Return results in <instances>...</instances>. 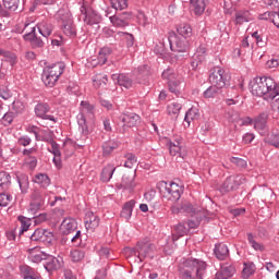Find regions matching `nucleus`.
<instances>
[{
  "instance_id": "obj_48",
  "label": "nucleus",
  "mask_w": 279,
  "mask_h": 279,
  "mask_svg": "<svg viewBox=\"0 0 279 279\" xmlns=\"http://www.w3.org/2000/svg\"><path fill=\"white\" fill-rule=\"evenodd\" d=\"M17 220L21 222V230H20V235H21L24 232H27V230H29V227L32 226V219L25 216H19Z\"/></svg>"
},
{
  "instance_id": "obj_63",
  "label": "nucleus",
  "mask_w": 279,
  "mask_h": 279,
  "mask_svg": "<svg viewBox=\"0 0 279 279\" xmlns=\"http://www.w3.org/2000/svg\"><path fill=\"white\" fill-rule=\"evenodd\" d=\"M230 160L233 165H236V167H240L241 169H245L247 167V161H245V159L232 157Z\"/></svg>"
},
{
  "instance_id": "obj_53",
  "label": "nucleus",
  "mask_w": 279,
  "mask_h": 279,
  "mask_svg": "<svg viewBox=\"0 0 279 279\" xmlns=\"http://www.w3.org/2000/svg\"><path fill=\"white\" fill-rule=\"evenodd\" d=\"M111 7L113 10L122 11L128 8V0H110Z\"/></svg>"
},
{
  "instance_id": "obj_2",
  "label": "nucleus",
  "mask_w": 279,
  "mask_h": 279,
  "mask_svg": "<svg viewBox=\"0 0 279 279\" xmlns=\"http://www.w3.org/2000/svg\"><path fill=\"white\" fill-rule=\"evenodd\" d=\"M250 86L252 95L264 97L266 101H269V98L279 85L269 76H257L251 81Z\"/></svg>"
},
{
  "instance_id": "obj_50",
  "label": "nucleus",
  "mask_w": 279,
  "mask_h": 279,
  "mask_svg": "<svg viewBox=\"0 0 279 279\" xmlns=\"http://www.w3.org/2000/svg\"><path fill=\"white\" fill-rule=\"evenodd\" d=\"M186 232H189V228H186L184 223H179L174 227L173 239L178 241V239H180V236H184Z\"/></svg>"
},
{
  "instance_id": "obj_46",
  "label": "nucleus",
  "mask_w": 279,
  "mask_h": 279,
  "mask_svg": "<svg viewBox=\"0 0 279 279\" xmlns=\"http://www.w3.org/2000/svg\"><path fill=\"white\" fill-rule=\"evenodd\" d=\"M162 80H166L168 84H171L173 82H178V75L173 71V69H167L161 74Z\"/></svg>"
},
{
  "instance_id": "obj_9",
  "label": "nucleus",
  "mask_w": 279,
  "mask_h": 279,
  "mask_svg": "<svg viewBox=\"0 0 279 279\" xmlns=\"http://www.w3.org/2000/svg\"><path fill=\"white\" fill-rule=\"evenodd\" d=\"M81 106L82 109L81 112L77 114V123L82 134L87 135L88 124H86V117H93V110H95V108L86 101H82Z\"/></svg>"
},
{
  "instance_id": "obj_3",
  "label": "nucleus",
  "mask_w": 279,
  "mask_h": 279,
  "mask_svg": "<svg viewBox=\"0 0 279 279\" xmlns=\"http://www.w3.org/2000/svg\"><path fill=\"white\" fill-rule=\"evenodd\" d=\"M64 69H66L64 62H57L51 65H47L43 70L41 82H44L45 86L48 88H53V86L58 84V80H60L62 73H64Z\"/></svg>"
},
{
  "instance_id": "obj_45",
  "label": "nucleus",
  "mask_w": 279,
  "mask_h": 279,
  "mask_svg": "<svg viewBox=\"0 0 279 279\" xmlns=\"http://www.w3.org/2000/svg\"><path fill=\"white\" fill-rule=\"evenodd\" d=\"M119 147V144L114 141L105 142L102 145V155L110 156L111 151H114Z\"/></svg>"
},
{
  "instance_id": "obj_54",
  "label": "nucleus",
  "mask_w": 279,
  "mask_h": 279,
  "mask_svg": "<svg viewBox=\"0 0 279 279\" xmlns=\"http://www.w3.org/2000/svg\"><path fill=\"white\" fill-rule=\"evenodd\" d=\"M124 157L126 158V161L124 162V167H126V169H132V167L138 162L136 155L132 153H128Z\"/></svg>"
},
{
  "instance_id": "obj_1",
  "label": "nucleus",
  "mask_w": 279,
  "mask_h": 279,
  "mask_svg": "<svg viewBox=\"0 0 279 279\" xmlns=\"http://www.w3.org/2000/svg\"><path fill=\"white\" fill-rule=\"evenodd\" d=\"M207 265L194 258H182L179 264V276L182 279H204Z\"/></svg>"
},
{
  "instance_id": "obj_34",
  "label": "nucleus",
  "mask_w": 279,
  "mask_h": 279,
  "mask_svg": "<svg viewBox=\"0 0 279 279\" xmlns=\"http://www.w3.org/2000/svg\"><path fill=\"white\" fill-rule=\"evenodd\" d=\"M114 171H117V167L112 163H108L101 171L100 180L101 182H108L112 180V175H114Z\"/></svg>"
},
{
  "instance_id": "obj_19",
  "label": "nucleus",
  "mask_w": 279,
  "mask_h": 279,
  "mask_svg": "<svg viewBox=\"0 0 279 279\" xmlns=\"http://www.w3.org/2000/svg\"><path fill=\"white\" fill-rule=\"evenodd\" d=\"M111 80L117 82L119 86H123L124 88L134 87V80L128 74H112Z\"/></svg>"
},
{
  "instance_id": "obj_52",
  "label": "nucleus",
  "mask_w": 279,
  "mask_h": 279,
  "mask_svg": "<svg viewBox=\"0 0 279 279\" xmlns=\"http://www.w3.org/2000/svg\"><path fill=\"white\" fill-rule=\"evenodd\" d=\"M14 119H16V116L12 111H8L3 114L1 123L4 128H8V125H12Z\"/></svg>"
},
{
  "instance_id": "obj_57",
  "label": "nucleus",
  "mask_w": 279,
  "mask_h": 279,
  "mask_svg": "<svg viewBox=\"0 0 279 279\" xmlns=\"http://www.w3.org/2000/svg\"><path fill=\"white\" fill-rule=\"evenodd\" d=\"M206 46L201 45L197 47L196 49V53H195V58H197L199 60V62H204L205 58H206Z\"/></svg>"
},
{
  "instance_id": "obj_56",
  "label": "nucleus",
  "mask_w": 279,
  "mask_h": 279,
  "mask_svg": "<svg viewBox=\"0 0 279 279\" xmlns=\"http://www.w3.org/2000/svg\"><path fill=\"white\" fill-rule=\"evenodd\" d=\"M11 202H12V195L5 192L0 193V206L2 208H5V206H9Z\"/></svg>"
},
{
  "instance_id": "obj_58",
  "label": "nucleus",
  "mask_w": 279,
  "mask_h": 279,
  "mask_svg": "<svg viewBox=\"0 0 279 279\" xmlns=\"http://www.w3.org/2000/svg\"><path fill=\"white\" fill-rule=\"evenodd\" d=\"M2 56L5 60V62H9L11 64V66H14V64H16V54L14 52L4 51V53Z\"/></svg>"
},
{
  "instance_id": "obj_20",
  "label": "nucleus",
  "mask_w": 279,
  "mask_h": 279,
  "mask_svg": "<svg viewBox=\"0 0 279 279\" xmlns=\"http://www.w3.org/2000/svg\"><path fill=\"white\" fill-rule=\"evenodd\" d=\"M85 228L92 232L99 228V218L93 211H87L85 215Z\"/></svg>"
},
{
  "instance_id": "obj_41",
  "label": "nucleus",
  "mask_w": 279,
  "mask_h": 279,
  "mask_svg": "<svg viewBox=\"0 0 279 279\" xmlns=\"http://www.w3.org/2000/svg\"><path fill=\"white\" fill-rule=\"evenodd\" d=\"M70 258L72 263H82V260L86 258V252L80 248H74L70 252Z\"/></svg>"
},
{
  "instance_id": "obj_47",
  "label": "nucleus",
  "mask_w": 279,
  "mask_h": 279,
  "mask_svg": "<svg viewBox=\"0 0 279 279\" xmlns=\"http://www.w3.org/2000/svg\"><path fill=\"white\" fill-rule=\"evenodd\" d=\"M269 101H271L270 106H271V109L274 110V112H279V85L275 89L271 97L269 98Z\"/></svg>"
},
{
  "instance_id": "obj_38",
  "label": "nucleus",
  "mask_w": 279,
  "mask_h": 279,
  "mask_svg": "<svg viewBox=\"0 0 279 279\" xmlns=\"http://www.w3.org/2000/svg\"><path fill=\"white\" fill-rule=\"evenodd\" d=\"M199 117V109L192 107L190 110H187L184 117V121L187 123V128L191 126V121H197Z\"/></svg>"
},
{
  "instance_id": "obj_22",
  "label": "nucleus",
  "mask_w": 279,
  "mask_h": 279,
  "mask_svg": "<svg viewBox=\"0 0 279 279\" xmlns=\"http://www.w3.org/2000/svg\"><path fill=\"white\" fill-rule=\"evenodd\" d=\"M252 21V13L247 10L235 11L233 23L234 25H243V23H250Z\"/></svg>"
},
{
  "instance_id": "obj_37",
  "label": "nucleus",
  "mask_w": 279,
  "mask_h": 279,
  "mask_svg": "<svg viewBox=\"0 0 279 279\" xmlns=\"http://www.w3.org/2000/svg\"><path fill=\"white\" fill-rule=\"evenodd\" d=\"M149 75H151V72L149 70V65L144 64L138 66V84H147V80H149Z\"/></svg>"
},
{
  "instance_id": "obj_43",
  "label": "nucleus",
  "mask_w": 279,
  "mask_h": 279,
  "mask_svg": "<svg viewBox=\"0 0 279 279\" xmlns=\"http://www.w3.org/2000/svg\"><path fill=\"white\" fill-rule=\"evenodd\" d=\"M178 34L182 36L183 39L191 38L193 36V28L189 24H181L178 28Z\"/></svg>"
},
{
  "instance_id": "obj_6",
  "label": "nucleus",
  "mask_w": 279,
  "mask_h": 279,
  "mask_svg": "<svg viewBox=\"0 0 279 279\" xmlns=\"http://www.w3.org/2000/svg\"><path fill=\"white\" fill-rule=\"evenodd\" d=\"M154 250L155 246L151 243L137 242L133 248H130V252L138 258L140 263H143L145 258H154Z\"/></svg>"
},
{
  "instance_id": "obj_55",
  "label": "nucleus",
  "mask_w": 279,
  "mask_h": 279,
  "mask_svg": "<svg viewBox=\"0 0 279 279\" xmlns=\"http://www.w3.org/2000/svg\"><path fill=\"white\" fill-rule=\"evenodd\" d=\"M122 186H124V189H134L136 186V182H134V177H123L122 178Z\"/></svg>"
},
{
  "instance_id": "obj_40",
  "label": "nucleus",
  "mask_w": 279,
  "mask_h": 279,
  "mask_svg": "<svg viewBox=\"0 0 279 279\" xmlns=\"http://www.w3.org/2000/svg\"><path fill=\"white\" fill-rule=\"evenodd\" d=\"M12 185V177L5 171H0V187L2 191H8Z\"/></svg>"
},
{
  "instance_id": "obj_39",
  "label": "nucleus",
  "mask_w": 279,
  "mask_h": 279,
  "mask_svg": "<svg viewBox=\"0 0 279 279\" xmlns=\"http://www.w3.org/2000/svg\"><path fill=\"white\" fill-rule=\"evenodd\" d=\"M191 8L193 12L196 15H202L204 14V10H206V2L204 0H190Z\"/></svg>"
},
{
  "instance_id": "obj_32",
  "label": "nucleus",
  "mask_w": 279,
  "mask_h": 279,
  "mask_svg": "<svg viewBox=\"0 0 279 279\" xmlns=\"http://www.w3.org/2000/svg\"><path fill=\"white\" fill-rule=\"evenodd\" d=\"M134 206H136V201L131 199V201L126 202L120 213V217H122V219H126V221H129V219H131V217H132V211L134 210Z\"/></svg>"
},
{
  "instance_id": "obj_27",
  "label": "nucleus",
  "mask_w": 279,
  "mask_h": 279,
  "mask_svg": "<svg viewBox=\"0 0 279 279\" xmlns=\"http://www.w3.org/2000/svg\"><path fill=\"white\" fill-rule=\"evenodd\" d=\"M34 184H38L40 189H47L51 186V179L47 173H37L33 178Z\"/></svg>"
},
{
  "instance_id": "obj_18",
  "label": "nucleus",
  "mask_w": 279,
  "mask_h": 279,
  "mask_svg": "<svg viewBox=\"0 0 279 279\" xmlns=\"http://www.w3.org/2000/svg\"><path fill=\"white\" fill-rule=\"evenodd\" d=\"M171 211L174 215H178L180 213H186L187 215H195L199 213V210L195 206H193V204H191V202L189 201H183L180 206L172 205Z\"/></svg>"
},
{
  "instance_id": "obj_10",
  "label": "nucleus",
  "mask_w": 279,
  "mask_h": 279,
  "mask_svg": "<svg viewBox=\"0 0 279 279\" xmlns=\"http://www.w3.org/2000/svg\"><path fill=\"white\" fill-rule=\"evenodd\" d=\"M168 146L170 156H174L177 160H184L189 156L186 147L182 143V137H175L173 141H169Z\"/></svg>"
},
{
  "instance_id": "obj_24",
  "label": "nucleus",
  "mask_w": 279,
  "mask_h": 279,
  "mask_svg": "<svg viewBox=\"0 0 279 279\" xmlns=\"http://www.w3.org/2000/svg\"><path fill=\"white\" fill-rule=\"evenodd\" d=\"M47 258V254L40 251V247H33L28 250V259L31 263H43Z\"/></svg>"
},
{
  "instance_id": "obj_16",
  "label": "nucleus",
  "mask_w": 279,
  "mask_h": 279,
  "mask_svg": "<svg viewBox=\"0 0 279 279\" xmlns=\"http://www.w3.org/2000/svg\"><path fill=\"white\" fill-rule=\"evenodd\" d=\"M28 238L35 243H51V241H53V233L38 228L32 234H29Z\"/></svg>"
},
{
  "instance_id": "obj_64",
  "label": "nucleus",
  "mask_w": 279,
  "mask_h": 279,
  "mask_svg": "<svg viewBox=\"0 0 279 279\" xmlns=\"http://www.w3.org/2000/svg\"><path fill=\"white\" fill-rule=\"evenodd\" d=\"M268 143L269 145H272V147H277V149H279V134H270L268 136Z\"/></svg>"
},
{
  "instance_id": "obj_31",
  "label": "nucleus",
  "mask_w": 279,
  "mask_h": 279,
  "mask_svg": "<svg viewBox=\"0 0 279 279\" xmlns=\"http://www.w3.org/2000/svg\"><path fill=\"white\" fill-rule=\"evenodd\" d=\"M267 119H269V116L267 113L259 114L254 121L253 125L254 129L257 130V132H265V128H267Z\"/></svg>"
},
{
  "instance_id": "obj_23",
  "label": "nucleus",
  "mask_w": 279,
  "mask_h": 279,
  "mask_svg": "<svg viewBox=\"0 0 279 279\" xmlns=\"http://www.w3.org/2000/svg\"><path fill=\"white\" fill-rule=\"evenodd\" d=\"M47 195H49V192L47 191V189H38V187H35L31 194V199L33 202H37L41 205L45 206V202L47 199Z\"/></svg>"
},
{
  "instance_id": "obj_36",
  "label": "nucleus",
  "mask_w": 279,
  "mask_h": 279,
  "mask_svg": "<svg viewBox=\"0 0 279 279\" xmlns=\"http://www.w3.org/2000/svg\"><path fill=\"white\" fill-rule=\"evenodd\" d=\"M21 276L24 279H39L40 277L36 272V270L27 265H23L20 267Z\"/></svg>"
},
{
  "instance_id": "obj_51",
  "label": "nucleus",
  "mask_w": 279,
  "mask_h": 279,
  "mask_svg": "<svg viewBox=\"0 0 279 279\" xmlns=\"http://www.w3.org/2000/svg\"><path fill=\"white\" fill-rule=\"evenodd\" d=\"M56 0H34L32 7L29 8L31 12H34L40 5H53Z\"/></svg>"
},
{
  "instance_id": "obj_13",
  "label": "nucleus",
  "mask_w": 279,
  "mask_h": 279,
  "mask_svg": "<svg viewBox=\"0 0 279 279\" xmlns=\"http://www.w3.org/2000/svg\"><path fill=\"white\" fill-rule=\"evenodd\" d=\"M165 184V192H163V197L168 199V202H172V204H175V202H179V199L182 197V187L178 185L177 183H170Z\"/></svg>"
},
{
  "instance_id": "obj_60",
  "label": "nucleus",
  "mask_w": 279,
  "mask_h": 279,
  "mask_svg": "<svg viewBox=\"0 0 279 279\" xmlns=\"http://www.w3.org/2000/svg\"><path fill=\"white\" fill-rule=\"evenodd\" d=\"M180 110H182V105L178 102H172L170 106H168V113L178 116L180 114Z\"/></svg>"
},
{
  "instance_id": "obj_14",
  "label": "nucleus",
  "mask_w": 279,
  "mask_h": 279,
  "mask_svg": "<svg viewBox=\"0 0 279 279\" xmlns=\"http://www.w3.org/2000/svg\"><path fill=\"white\" fill-rule=\"evenodd\" d=\"M51 111V107L47 102H38L35 108V117L37 119H44L46 121H52V123H58V118L48 114Z\"/></svg>"
},
{
  "instance_id": "obj_7",
  "label": "nucleus",
  "mask_w": 279,
  "mask_h": 279,
  "mask_svg": "<svg viewBox=\"0 0 279 279\" xmlns=\"http://www.w3.org/2000/svg\"><path fill=\"white\" fill-rule=\"evenodd\" d=\"M170 43V49L174 53L171 54V58H175L177 60H182L184 58V54L180 53H186V50L189 49V41L184 38H180L178 36L169 37Z\"/></svg>"
},
{
  "instance_id": "obj_21",
  "label": "nucleus",
  "mask_w": 279,
  "mask_h": 279,
  "mask_svg": "<svg viewBox=\"0 0 279 279\" xmlns=\"http://www.w3.org/2000/svg\"><path fill=\"white\" fill-rule=\"evenodd\" d=\"M236 274V268L233 265L223 264L220 271L216 274L217 279H229Z\"/></svg>"
},
{
  "instance_id": "obj_35",
  "label": "nucleus",
  "mask_w": 279,
  "mask_h": 279,
  "mask_svg": "<svg viewBox=\"0 0 279 279\" xmlns=\"http://www.w3.org/2000/svg\"><path fill=\"white\" fill-rule=\"evenodd\" d=\"M256 272V264L254 262H244L242 269V278L250 279L251 276H254Z\"/></svg>"
},
{
  "instance_id": "obj_5",
  "label": "nucleus",
  "mask_w": 279,
  "mask_h": 279,
  "mask_svg": "<svg viewBox=\"0 0 279 279\" xmlns=\"http://www.w3.org/2000/svg\"><path fill=\"white\" fill-rule=\"evenodd\" d=\"M80 12V19H82L85 25H99L101 23V14L93 9L88 2L83 1Z\"/></svg>"
},
{
  "instance_id": "obj_61",
  "label": "nucleus",
  "mask_w": 279,
  "mask_h": 279,
  "mask_svg": "<svg viewBox=\"0 0 279 279\" xmlns=\"http://www.w3.org/2000/svg\"><path fill=\"white\" fill-rule=\"evenodd\" d=\"M180 80L168 83L170 93H173L174 95H180Z\"/></svg>"
},
{
  "instance_id": "obj_25",
  "label": "nucleus",
  "mask_w": 279,
  "mask_h": 279,
  "mask_svg": "<svg viewBox=\"0 0 279 279\" xmlns=\"http://www.w3.org/2000/svg\"><path fill=\"white\" fill-rule=\"evenodd\" d=\"M16 181L23 195L29 193V177L26 173H17Z\"/></svg>"
},
{
  "instance_id": "obj_4",
  "label": "nucleus",
  "mask_w": 279,
  "mask_h": 279,
  "mask_svg": "<svg viewBox=\"0 0 279 279\" xmlns=\"http://www.w3.org/2000/svg\"><path fill=\"white\" fill-rule=\"evenodd\" d=\"M61 232L65 235L74 234L71 236V242L82 247V231L77 230V221L75 219L65 218L61 223Z\"/></svg>"
},
{
  "instance_id": "obj_28",
  "label": "nucleus",
  "mask_w": 279,
  "mask_h": 279,
  "mask_svg": "<svg viewBox=\"0 0 279 279\" xmlns=\"http://www.w3.org/2000/svg\"><path fill=\"white\" fill-rule=\"evenodd\" d=\"M44 267L47 271H56L57 269H60V260L51 255H46Z\"/></svg>"
},
{
  "instance_id": "obj_12",
  "label": "nucleus",
  "mask_w": 279,
  "mask_h": 279,
  "mask_svg": "<svg viewBox=\"0 0 279 279\" xmlns=\"http://www.w3.org/2000/svg\"><path fill=\"white\" fill-rule=\"evenodd\" d=\"M59 16L61 19V29L63 34L70 38H75V36H77V31L75 29V25H73L71 14L64 13V11H59Z\"/></svg>"
},
{
  "instance_id": "obj_62",
  "label": "nucleus",
  "mask_w": 279,
  "mask_h": 279,
  "mask_svg": "<svg viewBox=\"0 0 279 279\" xmlns=\"http://www.w3.org/2000/svg\"><path fill=\"white\" fill-rule=\"evenodd\" d=\"M0 97H1V99H4L5 101H8V99H11V97H12V92H10V89L5 86H1L0 87Z\"/></svg>"
},
{
  "instance_id": "obj_15",
  "label": "nucleus",
  "mask_w": 279,
  "mask_h": 279,
  "mask_svg": "<svg viewBox=\"0 0 279 279\" xmlns=\"http://www.w3.org/2000/svg\"><path fill=\"white\" fill-rule=\"evenodd\" d=\"M23 39L29 43L32 49H43L45 47V41L43 38L36 35V26H32L28 33L23 35Z\"/></svg>"
},
{
  "instance_id": "obj_26",
  "label": "nucleus",
  "mask_w": 279,
  "mask_h": 279,
  "mask_svg": "<svg viewBox=\"0 0 279 279\" xmlns=\"http://www.w3.org/2000/svg\"><path fill=\"white\" fill-rule=\"evenodd\" d=\"M3 8L11 12H23V3L21 0H2Z\"/></svg>"
},
{
  "instance_id": "obj_17",
  "label": "nucleus",
  "mask_w": 279,
  "mask_h": 279,
  "mask_svg": "<svg viewBox=\"0 0 279 279\" xmlns=\"http://www.w3.org/2000/svg\"><path fill=\"white\" fill-rule=\"evenodd\" d=\"M120 121L123 122V132L128 130V128H136V125H141V116L136 113H124L120 117Z\"/></svg>"
},
{
  "instance_id": "obj_49",
  "label": "nucleus",
  "mask_w": 279,
  "mask_h": 279,
  "mask_svg": "<svg viewBox=\"0 0 279 279\" xmlns=\"http://www.w3.org/2000/svg\"><path fill=\"white\" fill-rule=\"evenodd\" d=\"M247 241H248L251 247H253V250H255V252H265V245L256 242V240L254 239V234L247 233Z\"/></svg>"
},
{
  "instance_id": "obj_44",
  "label": "nucleus",
  "mask_w": 279,
  "mask_h": 279,
  "mask_svg": "<svg viewBox=\"0 0 279 279\" xmlns=\"http://www.w3.org/2000/svg\"><path fill=\"white\" fill-rule=\"evenodd\" d=\"M11 111L15 117L23 114L25 112V102L21 100H14L11 106Z\"/></svg>"
},
{
  "instance_id": "obj_42",
  "label": "nucleus",
  "mask_w": 279,
  "mask_h": 279,
  "mask_svg": "<svg viewBox=\"0 0 279 279\" xmlns=\"http://www.w3.org/2000/svg\"><path fill=\"white\" fill-rule=\"evenodd\" d=\"M218 95H221V88L211 85L209 86L204 93L203 97L205 99H214L215 97H218Z\"/></svg>"
},
{
  "instance_id": "obj_29",
  "label": "nucleus",
  "mask_w": 279,
  "mask_h": 279,
  "mask_svg": "<svg viewBox=\"0 0 279 279\" xmlns=\"http://www.w3.org/2000/svg\"><path fill=\"white\" fill-rule=\"evenodd\" d=\"M214 253L218 260H226V258L230 256V250L228 248V245L223 243L216 244Z\"/></svg>"
},
{
  "instance_id": "obj_59",
  "label": "nucleus",
  "mask_w": 279,
  "mask_h": 279,
  "mask_svg": "<svg viewBox=\"0 0 279 279\" xmlns=\"http://www.w3.org/2000/svg\"><path fill=\"white\" fill-rule=\"evenodd\" d=\"M43 204L38 203L36 201H32L28 207V213L31 215H36V213H38L40 210V208H43Z\"/></svg>"
},
{
  "instance_id": "obj_33",
  "label": "nucleus",
  "mask_w": 279,
  "mask_h": 279,
  "mask_svg": "<svg viewBox=\"0 0 279 279\" xmlns=\"http://www.w3.org/2000/svg\"><path fill=\"white\" fill-rule=\"evenodd\" d=\"M37 29L44 38H47L53 33V24L44 21L37 24Z\"/></svg>"
},
{
  "instance_id": "obj_11",
  "label": "nucleus",
  "mask_w": 279,
  "mask_h": 279,
  "mask_svg": "<svg viewBox=\"0 0 279 279\" xmlns=\"http://www.w3.org/2000/svg\"><path fill=\"white\" fill-rule=\"evenodd\" d=\"M230 80V75L221 68H214L209 74V82L217 88H225L226 83Z\"/></svg>"
},
{
  "instance_id": "obj_8",
  "label": "nucleus",
  "mask_w": 279,
  "mask_h": 279,
  "mask_svg": "<svg viewBox=\"0 0 279 279\" xmlns=\"http://www.w3.org/2000/svg\"><path fill=\"white\" fill-rule=\"evenodd\" d=\"M247 179L243 174H233L228 177L220 185V193H231L236 191L241 184H245Z\"/></svg>"
},
{
  "instance_id": "obj_30",
  "label": "nucleus",
  "mask_w": 279,
  "mask_h": 279,
  "mask_svg": "<svg viewBox=\"0 0 279 279\" xmlns=\"http://www.w3.org/2000/svg\"><path fill=\"white\" fill-rule=\"evenodd\" d=\"M128 19H130V13L128 12L110 16V21L116 27H125L128 25Z\"/></svg>"
}]
</instances>
